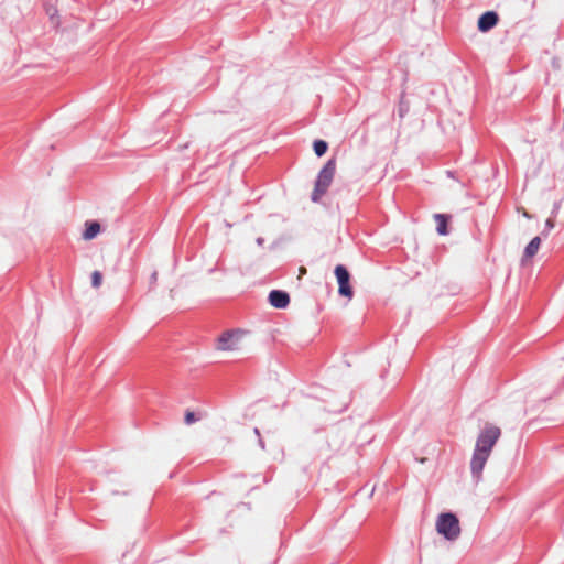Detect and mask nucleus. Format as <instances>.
<instances>
[{"instance_id":"nucleus-2","label":"nucleus","mask_w":564,"mask_h":564,"mask_svg":"<svg viewBox=\"0 0 564 564\" xmlns=\"http://www.w3.org/2000/svg\"><path fill=\"white\" fill-rule=\"evenodd\" d=\"M247 332L230 329L221 333L217 338L216 349L224 352H240L247 346Z\"/></svg>"},{"instance_id":"nucleus-10","label":"nucleus","mask_w":564,"mask_h":564,"mask_svg":"<svg viewBox=\"0 0 564 564\" xmlns=\"http://www.w3.org/2000/svg\"><path fill=\"white\" fill-rule=\"evenodd\" d=\"M434 220L436 223V230L440 235L444 236L447 234L448 216L444 214H435Z\"/></svg>"},{"instance_id":"nucleus-1","label":"nucleus","mask_w":564,"mask_h":564,"mask_svg":"<svg viewBox=\"0 0 564 564\" xmlns=\"http://www.w3.org/2000/svg\"><path fill=\"white\" fill-rule=\"evenodd\" d=\"M501 436L500 427L487 423L477 436L475 449L470 460V470L479 479L491 451Z\"/></svg>"},{"instance_id":"nucleus-9","label":"nucleus","mask_w":564,"mask_h":564,"mask_svg":"<svg viewBox=\"0 0 564 564\" xmlns=\"http://www.w3.org/2000/svg\"><path fill=\"white\" fill-rule=\"evenodd\" d=\"M101 230L100 224L97 221H86L85 230L83 232L84 240L94 239Z\"/></svg>"},{"instance_id":"nucleus-8","label":"nucleus","mask_w":564,"mask_h":564,"mask_svg":"<svg viewBox=\"0 0 564 564\" xmlns=\"http://www.w3.org/2000/svg\"><path fill=\"white\" fill-rule=\"evenodd\" d=\"M269 302L275 308H284L290 303V296L286 292L274 290L269 294Z\"/></svg>"},{"instance_id":"nucleus-4","label":"nucleus","mask_w":564,"mask_h":564,"mask_svg":"<svg viewBox=\"0 0 564 564\" xmlns=\"http://www.w3.org/2000/svg\"><path fill=\"white\" fill-rule=\"evenodd\" d=\"M336 172V160L330 159L324 165V167L318 173L315 188L312 193V200L318 202L319 198L326 193L327 188L333 182L334 175Z\"/></svg>"},{"instance_id":"nucleus-7","label":"nucleus","mask_w":564,"mask_h":564,"mask_svg":"<svg viewBox=\"0 0 564 564\" xmlns=\"http://www.w3.org/2000/svg\"><path fill=\"white\" fill-rule=\"evenodd\" d=\"M541 246L540 237H534L525 247L523 256L521 258V265H528L532 258L538 253Z\"/></svg>"},{"instance_id":"nucleus-5","label":"nucleus","mask_w":564,"mask_h":564,"mask_svg":"<svg viewBox=\"0 0 564 564\" xmlns=\"http://www.w3.org/2000/svg\"><path fill=\"white\" fill-rule=\"evenodd\" d=\"M335 275L337 278V282L339 285V289H338L339 294L343 296H346L348 299H351L352 297V289L349 285L350 275H349V272L347 271V269L344 265L338 264L335 268Z\"/></svg>"},{"instance_id":"nucleus-14","label":"nucleus","mask_w":564,"mask_h":564,"mask_svg":"<svg viewBox=\"0 0 564 564\" xmlns=\"http://www.w3.org/2000/svg\"><path fill=\"white\" fill-rule=\"evenodd\" d=\"M156 281H158V272H156V271H154V272L151 274V276H150V283H151V284H155V283H156Z\"/></svg>"},{"instance_id":"nucleus-3","label":"nucleus","mask_w":564,"mask_h":564,"mask_svg":"<svg viewBox=\"0 0 564 564\" xmlns=\"http://www.w3.org/2000/svg\"><path fill=\"white\" fill-rule=\"evenodd\" d=\"M435 528L437 533L448 541H455L462 531L458 518L451 512L441 513L437 517Z\"/></svg>"},{"instance_id":"nucleus-17","label":"nucleus","mask_w":564,"mask_h":564,"mask_svg":"<svg viewBox=\"0 0 564 564\" xmlns=\"http://www.w3.org/2000/svg\"><path fill=\"white\" fill-rule=\"evenodd\" d=\"M257 242H258L259 245H262V243H263V239H262V238H259V239L257 240Z\"/></svg>"},{"instance_id":"nucleus-12","label":"nucleus","mask_w":564,"mask_h":564,"mask_svg":"<svg viewBox=\"0 0 564 564\" xmlns=\"http://www.w3.org/2000/svg\"><path fill=\"white\" fill-rule=\"evenodd\" d=\"M102 284V274L100 271L96 270L91 273V286L94 289H99Z\"/></svg>"},{"instance_id":"nucleus-15","label":"nucleus","mask_w":564,"mask_h":564,"mask_svg":"<svg viewBox=\"0 0 564 564\" xmlns=\"http://www.w3.org/2000/svg\"><path fill=\"white\" fill-rule=\"evenodd\" d=\"M545 226L547 227V229H552L554 228V220L549 218L546 221H545Z\"/></svg>"},{"instance_id":"nucleus-16","label":"nucleus","mask_w":564,"mask_h":564,"mask_svg":"<svg viewBox=\"0 0 564 564\" xmlns=\"http://www.w3.org/2000/svg\"><path fill=\"white\" fill-rule=\"evenodd\" d=\"M299 271H300V278H301L303 274H305V273H306V269H305L304 267H301Z\"/></svg>"},{"instance_id":"nucleus-6","label":"nucleus","mask_w":564,"mask_h":564,"mask_svg":"<svg viewBox=\"0 0 564 564\" xmlns=\"http://www.w3.org/2000/svg\"><path fill=\"white\" fill-rule=\"evenodd\" d=\"M499 17L495 11H487L478 19V30L480 32H488L497 25Z\"/></svg>"},{"instance_id":"nucleus-13","label":"nucleus","mask_w":564,"mask_h":564,"mask_svg":"<svg viewBox=\"0 0 564 564\" xmlns=\"http://www.w3.org/2000/svg\"><path fill=\"white\" fill-rule=\"evenodd\" d=\"M197 420H198V417H196V415L193 411L188 410L185 412V416H184L185 424L191 425V424L195 423Z\"/></svg>"},{"instance_id":"nucleus-11","label":"nucleus","mask_w":564,"mask_h":564,"mask_svg":"<svg viewBox=\"0 0 564 564\" xmlns=\"http://www.w3.org/2000/svg\"><path fill=\"white\" fill-rule=\"evenodd\" d=\"M313 148H314L315 154L317 156H322L326 153L328 145L323 140H316L313 144Z\"/></svg>"}]
</instances>
